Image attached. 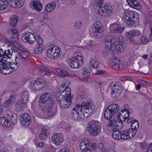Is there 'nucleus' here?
<instances>
[{"instance_id": "1", "label": "nucleus", "mask_w": 152, "mask_h": 152, "mask_svg": "<svg viewBox=\"0 0 152 152\" xmlns=\"http://www.w3.org/2000/svg\"><path fill=\"white\" fill-rule=\"evenodd\" d=\"M120 110L119 106L117 104H112L109 106L106 109L104 114V118L109 120V124L107 126V128L109 131L116 129L118 126L116 124L115 120L116 115Z\"/></svg>"}, {"instance_id": "2", "label": "nucleus", "mask_w": 152, "mask_h": 152, "mask_svg": "<svg viewBox=\"0 0 152 152\" xmlns=\"http://www.w3.org/2000/svg\"><path fill=\"white\" fill-rule=\"evenodd\" d=\"M91 103H83L82 105L77 104L72 111V115L75 120L83 119L85 118L84 113H91L93 110Z\"/></svg>"}, {"instance_id": "3", "label": "nucleus", "mask_w": 152, "mask_h": 152, "mask_svg": "<svg viewBox=\"0 0 152 152\" xmlns=\"http://www.w3.org/2000/svg\"><path fill=\"white\" fill-rule=\"evenodd\" d=\"M39 102L41 103L39 105L42 111L47 113L50 117L53 116L52 106L54 102L53 95L50 93H45L41 96Z\"/></svg>"}, {"instance_id": "4", "label": "nucleus", "mask_w": 152, "mask_h": 152, "mask_svg": "<svg viewBox=\"0 0 152 152\" xmlns=\"http://www.w3.org/2000/svg\"><path fill=\"white\" fill-rule=\"evenodd\" d=\"M0 57V71L3 74L7 75L12 73L16 70L20 64L18 61L16 63H10L9 64L6 65L4 61H6V57L1 58Z\"/></svg>"}, {"instance_id": "5", "label": "nucleus", "mask_w": 152, "mask_h": 152, "mask_svg": "<svg viewBox=\"0 0 152 152\" xmlns=\"http://www.w3.org/2000/svg\"><path fill=\"white\" fill-rule=\"evenodd\" d=\"M124 21L128 26L132 27L135 25L137 20L136 12L129 9L124 10Z\"/></svg>"}, {"instance_id": "6", "label": "nucleus", "mask_w": 152, "mask_h": 152, "mask_svg": "<svg viewBox=\"0 0 152 152\" xmlns=\"http://www.w3.org/2000/svg\"><path fill=\"white\" fill-rule=\"evenodd\" d=\"M62 52L61 48L54 44L50 45L47 52L48 57L51 60H56L61 56Z\"/></svg>"}, {"instance_id": "7", "label": "nucleus", "mask_w": 152, "mask_h": 152, "mask_svg": "<svg viewBox=\"0 0 152 152\" xmlns=\"http://www.w3.org/2000/svg\"><path fill=\"white\" fill-rule=\"evenodd\" d=\"M111 96L114 99H117L121 96L122 90V86L119 82L113 81L111 83Z\"/></svg>"}, {"instance_id": "8", "label": "nucleus", "mask_w": 152, "mask_h": 152, "mask_svg": "<svg viewBox=\"0 0 152 152\" xmlns=\"http://www.w3.org/2000/svg\"><path fill=\"white\" fill-rule=\"evenodd\" d=\"M101 129V123L98 121H92L88 124L87 130L89 133L93 136L98 135Z\"/></svg>"}, {"instance_id": "9", "label": "nucleus", "mask_w": 152, "mask_h": 152, "mask_svg": "<svg viewBox=\"0 0 152 152\" xmlns=\"http://www.w3.org/2000/svg\"><path fill=\"white\" fill-rule=\"evenodd\" d=\"M21 39L23 42H28L29 44H32L34 43L36 40L34 34L29 32H26L23 34Z\"/></svg>"}, {"instance_id": "10", "label": "nucleus", "mask_w": 152, "mask_h": 152, "mask_svg": "<svg viewBox=\"0 0 152 152\" xmlns=\"http://www.w3.org/2000/svg\"><path fill=\"white\" fill-rule=\"evenodd\" d=\"M112 13V11L110 10L109 7L105 5L102 7H100L98 9V13L101 16L107 17L111 16Z\"/></svg>"}, {"instance_id": "11", "label": "nucleus", "mask_w": 152, "mask_h": 152, "mask_svg": "<svg viewBox=\"0 0 152 152\" xmlns=\"http://www.w3.org/2000/svg\"><path fill=\"white\" fill-rule=\"evenodd\" d=\"M20 120L21 124L26 127L28 126L31 123V118L27 113H25L22 115Z\"/></svg>"}, {"instance_id": "12", "label": "nucleus", "mask_w": 152, "mask_h": 152, "mask_svg": "<svg viewBox=\"0 0 152 152\" xmlns=\"http://www.w3.org/2000/svg\"><path fill=\"white\" fill-rule=\"evenodd\" d=\"M29 6L35 9L37 12H40L42 9V5L40 1L38 0H32L29 4Z\"/></svg>"}, {"instance_id": "13", "label": "nucleus", "mask_w": 152, "mask_h": 152, "mask_svg": "<svg viewBox=\"0 0 152 152\" xmlns=\"http://www.w3.org/2000/svg\"><path fill=\"white\" fill-rule=\"evenodd\" d=\"M43 80L40 78L36 79L33 83L31 82L29 85V87L33 91L39 90L41 84L43 81Z\"/></svg>"}, {"instance_id": "14", "label": "nucleus", "mask_w": 152, "mask_h": 152, "mask_svg": "<svg viewBox=\"0 0 152 152\" xmlns=\"http://www.w3.org/2000/svg\"><path fill=\"white\" fill-rule=\"evenodd\" d=\"M110 66L113 69L119 70L122 67L123 64L121 61L114 58Z\"/></svg>"}, {"instance_id": "15", "label": "nucleus", "mask_w": 152, "mask_h": 152, "mask_svg": "<svg viewBox=\"0 0 152 152\" xmlns=\"http://www.w3.org/2000/svg\"><path fill=\"white\" fill-rule=\"evenodd\" d=\"M89 141L86 139L83 140L80 144V148L83 152H91Z\"/></svg>"}, {"instance_id": "16", "label": "nucleus", "mask_w": 152, "mask_h": 152, "mask_svg": "<svg viewBox=\"0 0 152 152\" xmlns=\"http://www.w3.org/2000/svg\"><path fill=\"white\" fill-rule=\"evenodd\" d=\"M51 138L53 142L57 145H60L64 140L61 134L58 133L53 134Z\"/></svg>"}, {"instance_id": "17", "label": "nucleus", "mask_w": 152, "mask_h": 152, "mask_svg": "<svg viewBox=\"0 0 152 152\" xmlns=\"http://www.w3.org/2000/svg\"><path fill=\"white\" fill-rule=\"evenodd\" d=\"M58 94L62 96V98H67L71 99V91L70 89L69 88H65L62 90L60 91H58Z\"/></svg>"}, {"instance_id": "18", "label": "nucleus", "mask_w": 152, "mask_h": 152, "mask_svg": "<svg viewBox=\"0 0 152 152\" xmlns=\"http://www.w3.org/2000/svg\"><path fill=\"white\" fill-rule=\"evenodd\" d=\"M110 29L115 33H121L124 30V28L121 27L119 24L117 23H114L110 25Z\"/></svg>"}, {"instance_id": "19", "label": "nucleus", "mask_w": 152, "mask_h": 152, "mask_svg": "<svg viewBox=\"0 0 152 152\" xmlns=\"http://www.w3.org/2000/svg\"><path fill=\"white\" fill-rule=\"evenodd\" d=\"M15 105L16 111H22L23 110L24 107L26 106V102H25L21 100H18L16 102Z\"/></svg>"}, {"instance_id": "20", "label": "nucleus", "mask_w": 152, "mask_h": 152, "mask_svg": "<svg viewBox=\"0 0 152 152\" xmlns=\"http://www.w3.org/2000/svg\"><path fill=\"white\" fill-rule=\"evenodd\" d=\"M10 5L14 8H20L23 4L25 0H9Z\"/></svg>"}, {"instance_id": "21", "label": "nucleus", "mask_w": 152, "mask_h": 152, "mask_svg": "<svg viewBox=\"0 0 152 152\" xmlns=\"http://www.w3.org/2000/svg\"><path fill=\"white\" fill-rule=\"evenodd\" d=\"M129 6L137 10L141 9L140 3L136 0H126Z\"/></svg>"}, {"instance_id": "22", "label": "nucleus", "mask_w": 152, "mask_h": 152, "mask_svg": "<svg viewBox=\"0 0 152 152\" xmlns=\"http://www.w3.org/2000/svg\"><path fill=\"white\" fill-rule=\"evenodd\" d=\"M104 43L106 46L114 47V46H115V43H117V42L115 39L109 37L105 38Z\"/></svg>"}, {"instance_id": "23", "label": "nucleus", "mask_w": 152, "mask_h": 152, "mask_svg": "<svg viewBox=\"0 0 152 152\" xmlns=\"http://www.w3.org/2000/svg\"><path fill=\"white\" fill-rule=\"evenodd\" d=\"M68 61L70 66L73 68H78L82 65L75 60L74 57L69 58Z\"/></svg>"}, {"instance_id": "24", "label": "nucleus", "mask_w": 152, "mask_h": 152, "mask_svg": "<svg viewBox=\"0 0 152 152\" xmlns=\"http://www.w3.org/2000/svg\"><path fill=\"white\" fill-rule=\"evenodd\" d=\"M115 50V47L106 46L104 49L103 55L104 56H106L107 55L113 54L114 51Z\"/></svg>"}, {"instance_id": "25", "label": "nucleus", "mask_w": 152, "mask_h": 152, "mask_svg": "<svg viewBox=\"0 0 152 152\" xmlns=\"http://www.w3.org/2000/svg\"><path fill=\"white\" fill-rule=\"evenodd\" d=\"M15 99V96L13 94H11L9 99L4 102L3 103L4 105L6 107L10 106L13 104Z\"/></svg>"}, {"instance_id": "26", "label": "nucleus", "mask_w": 152, "mask_h": 152, "mask_svg": "<svg viewBox=\"0 0 152 152\" xmlns=\"http://www.w3.org/2000/svg\"><path fill=\"white\" fill-rule=\"evenodd\" d=\"M129 116V113H121V114H118L117 116V118L119 122H124L126 118H128Z\"/></svg>"}, {"instance_id": "27", "label": "nucleus", "mask_w": 152, "mask_h": 152, "mask_svg": "<svg viewBox=\"0 0 152 152\" xmlns=\"http://www.w3.org/2000/svg\"><path fill=\"white\" fill-rule=\"evenodd\" d=\"M113 137L116 140L122 139L121 132L117 130L114 131L112 134Z\"/></svg>"}, {"instance_id": "28", "label": "nucleus", "mask_w": 152, "mask_h": 152, "mask_svg": "<svg viewBox=\"0 0 152 152\" xmlns=\"http://www.w3.org/2000/svg\"><path fill=\"white\" fill-rule=\"evenodd\" d=\"M0 124L3 126L8 127L10 124V122L6 118L1 117L0 118Z\"/></svg>"}, {"instance_id": "29", "label": "nucleus", "mask_w": 152, "mask_h": 152, "mask_svg": "<svg viewBox=\"0 0 152 152\" xmlns=\"http://www.w3.org/2000/svg\"><path fill=\"white\" fill-rule=\"evenodd\" d=\"M56 5L55 2H53L51 4H47L45 7V10L48 12L53 11L55 8Z\"/></svg>"}, {"instance_id": "30", "label": "nucleus", "mask_w": 152, "mask_h": 152, "mask_svg": "<svg viewBox=\"0 0 152 152\" xmlns=\"http://www.w3.org/2000/svg\"><path fill=\"white\" fill-rule=\"evenodd\" d=\"M57 98V102L59 106L61 108L65 109L66 106L65 104L66 98L59 97Z\"/></svg>"}, {"instance_id": "31", "label": "nucleus", "mask_w": 152, "mask_h": 152, "mask_svg": "<svg viewBox=\"0 0 152 152\" xmlns=\"http://www.w3.org/2000/svg\"><path fill=\"white\" fill-rule=\"evenodd\" d=\"M56 70L58 74L62 77H65L69 75V74L68 72L61 68H56Z\"/></svg>"}, {"instance_id": "32", "label": "nucleus", "mask_w": 152, "mask_h": 152, "mask_svg": "<svg viewBox=\"0 0 152 152\" xmlns=\"http://www.w3.org/2000/svg\"><path fill=\"white\" fill-rule=\"evenodd\" d=\"M12 50H8L4 51L2 49L0 48V57H2L3 56H7L8 57L9 55H12Z\"/></svg>"}, {"instance_id": "33", "label": "nucleus", "mask_w": 152, "mask_h": 152, "mask_svg": "<svg viewBox=\"0 0 152 152\" xmlns=\"http://www.w3.org/2000/svg\"><path fill=\"white\" fill-rule=\"evenodd\" d=\"M92 29L93 35L96 38L100 37L103 32V29Z\"/></svg>"}, {"instance_id": "34", "label": "nucleus", "mask_w": 152, "mask_h": 152, "mask_svg": "<svg viewBox=\"0 0 152 152\" xmlns=\"http://www.w3.org/2000/svg\"><path fill=\"white\" fill-rule=\"evenodd\" d=\"M8 5L7 0H0V10H5L7 8Z\"/></svg>"}, {"instance_id": "35", "label": "nucleus", "mask_w": 152, "mask_h": 152, "mask_svg": "<svg viewBox=\"0 0 152 152\" xmlns=\"http://www.w3.org/2000/svg\"><path fill=\"white\" fill-rule=\"evenodd\" d=\"M44 48L39 45H37L34 49V52L36 54H39L43 53Z\"/></svg>"}, {"instance_id": "36", "label": "nucleus", "mask_w": 152, "mask_h": 152, "mask_svg": "<svg viewBox=\"0 0 152 152\" xmlns=\"http://www.w3.org/2000/svg\"><path fill=\"white\" fill-rule=\"evenodd\" d=\"M139 127V123L136 120H134L131 124V129L135 131H137Z\"/></svg>"}, {"instance_id": "37", "label": "nucleus", "mask_w": 152, "mask_h": 152, "mask_svg": "<svg viewBox=\"0 0 152 152\" xmlns=\"http://www.w3.org/2000/svg\"><path fill=\"white\" fill-rule=\"evenodd\" d=\"M29 94L27 90H24L21 94V96L23 100V101L27 102L28 101V98Z\"/></svg>"}, {"instance_id": "38", "label": "nucleus", "mask_w": 152, "mask_h": 152, "mask_svg": "<svg viewBox=\"0 0 152 152\" xmlns=\"http://www.w3.org/2000/svg\"><path fill=\"white\" fill-rule=\"evenodd\" d=\"M115 46H114L115 48L116 51L117 52L119 53L121 52L123 50L124 48L125 47V45L124 44L123 42H121V45H117V43H115Z\"/></svg>"}, {"instance_id": "39", "label": "nucleus", "mask_w": 152, "mask_h": 152, "mask_svg": "<svg viewBox=\"0 0 152 152\" xmlns=\"http://www.w3.org/2000/svg\"><path fill=\"white\" fill-rule=\"evenodd\" d=\"M141 31L137 30H131L128 33V35H131L134 37L138 36L141 35Z\"/></svg>"}, {"instance_id": "40", "label": "nucleus", "mask_w": 152, "mask_h": 152, "mask_svg": "<svg viewBox=\"0 0 152 152\" xmlns=\"http://www.w3.org/2000/svg\"><path fill=\"white\" fill-rule=\"evenodd\" d=\"M75 60L80 63L82 65L83 63V54L81 53L78 54L75 58H74Z\"/></svg>"}, {"instance_id": "41", "label": "nucleus", "mask_w": 152, "mask_h": 152, "mask_svg": "<svg viewBox=\"0 0 152 152\" xmlns=\"http://www.w3.org/2000/svg\"><path fill=\"white\" fill-rule=\"evenodd\" d=\"M18 19L19 18L18 16L15 15L13 16V17L11 19L10 21V25L13 27L16 26Z\"/></svg>"}, {"instance_id": "42", "label": "nucleus", "mask_w": 152, "mask_h": 152, "mask_svg": "<svg viewBox=\"0 0 152 152\" xmlns=\"http://www.w3.org/2000/svg\"><path fill=\"white\" fill-rule=\"evenodd\" d=\"M124 109L121 110V113H128L130 114V113H132V110L131 109H129V105L127 104H125L124 105Z\"/></svg>"}, {"instance_id": "43", "label": "nucleus", "mask_w": 152, "mask_h": 152, "mask_svg": "<svg viewBox=\"0 0 152 152\" xmlns=\"http://www.w3.org/2000/svg\"><path fill=\"white\" fill-rule=\"evenodd\" d=\"M92 29H103V26L102 23L99 21L95 22L94 24Z\"/></svg>"}, {"instance_id": "44", "label": "nucleus", "mask_w": 152, "mask_h": 152, "mask_svg": "<svg viewBox=\"0 0 152 152\" xmlns=\"http://www.w3.org/2000/svg\"><path fill=\"white\" fill-rule=\"evenodd\" d=\"M90 64L91 67L94 69L98 68L99 67V62L94 60L91 59L90 61Z\"/></svg>"}, {"instance_id": "45", "label": "nucleus", "mask_w": 152, "mask_h": 152, "mask_svg": "<svg viewBox=\"0 0 152 152\" xmlns=\"http://www.w3.org/2000/svg\"><path fill=\"white\" fill-rule=\"evenodd\" d=\"M47 130L46 129H43L39 135V137L40 139H44L47 137Z\"/></svg>"}, {"instance_id": "46", "label": "nucleus", "mask_w": 152, "mask_h": 152, "mask_svg": "<svg viewBox=\"0 0 152 152\" xmlns=\"http://www.w3.org/2000/svg\"><path fill=\"white\" fill-rule=\"evenodd\" d=\"M11 32L12 34V39H13V41H16L17 39L18 36L17 30L15 28L12 29L11 30Z\"/></svg>"}, {"instance_id": "47", "label": "nucleus", "mask_w": 152, "mask_h": 152, "mask_svg": "<svg viewBox=\"0 0 152 152\" xmlns=\"http://www.w3.org/2000/svg\"><path fill=\"white\" fill-rule=\"evenodd\" d=\"M90 72L88 69L84 68L83 69V72L82 74V76L84 78H86L90 76Z\"/></svg>"}, {"instance_id": "48", "label": "nucleus", "mask_w": 152, "mask_h": 152, "mask_svg": "<svg viewBox=\"0 0 152 152\" xmlns=\"http://www.w3.org/2000/svg\"><path fill=\"white\" fill-rule=\"evenodd\" d=\"M127 132L128 135V139L133 137L135 135L137 132L131 128L128 129Z\"/></svg>"}, {"instance_id": "49", "label": "nucleus", "mask_w": 152, "mask_h": 152, "mask_svg": "<svg viewBox=\"0 0 152 152\" xmlns=\"http://www.w3.org/2000/svg\"><path fill=\"white\" fill-rule=\"evenodd\" d=\"M72 102V99L70 98H66L65 104L66 108L65 109L67 108L71 105Z\"/></svg>"}, {"instance_id": "50", "label": "nucleus", "mask_w": 152, "mask_h": 152, "mask_svg": "<svg viewBox=\"0 0 152 152\" xmlns=\"http://www.w3.org/2000/svg\"><path fill=\"white\" fill-rule=\"evenodd\" d=\"M17 115L15 113H14L11 117V120L13 124L16 123L18 121Z\"/></svg>"}, {"instance_id": "51", "label": "nucleus", "mask_w": 152, "mask_h": 152, "mask_svg": "<svg viewBox=\"0 0 152 152\" xmlns=\"http://www.w3.org/2000/svg\"><path fill=\"white\" fill-rule=\"evenodd\" d=\"M122 139H128L127 130L121 131Z\"/></svg>"}, {"instance_id": "52", "label": "nucleus", "mask_w": 152, "mask_h": 152, "mask_svg": "<svg viewBox=\"0 0 152 152\" xmlns=\"http://www.w3.org/2000/svg\"><path fill=\"white\" fill-rule=\"evenodd\" d=\"M20 55L23 58H27L29 56L28 52L26 50H23L20 52Z\"/></svg>"}, {"instance_id": "53", "label": "nucleus", "mask_w": 152, "mask_h": 152, "mask_svg": "<svg viewBox=\"0 0 152 152\" xmlns=\"http://www.w3.org/2000/svg\"><path fill=\"white\" fill-rule=\"evenodd\" d=\"M104 1L102 0H99L97 1V7L98 9L102 7L103 6H104Z\"/></svg>"}, {"instance_id": "54", "label": "nucleus", "mask_w": 152, "mask_h": 152, "mask_svg": "<svg viewBox=\"0 0 152 152\" xmlns=\"http://www.w3.org/2000/svg\"><path fill=\"white\" fill-rule=\"evenodd\" d=\"M82 26V23L80 21L75 22L74 25V27L77 29H79Z\"/></svg>"}, {"instance_id": "55", "label": "nucleus", "mask_w": 152, "mask_h": 152, "mask_svg": "<svg viewBox=\"0 0 152 152\" xmlns=\"http://www.w3.org/2000/svg\"><path fill=\"white\" fill-rule=\"evenodd\" d=\"M89 147L91 149L95 150L97 148V145L95 143H92L89 141Z\"/></svg>"}, {"instance_id": "56", "label": "nucleus", "mask_w": 152, "mask_h": 152, "mask_svg": "<svg viewBox=\"0 0 152 152\" xmlns=\"http://www.w3.org/2000/svg\"><path fill=\"white\" fill-rule=\"evenodd\" d=\"M37 41L39 45H42L43 43V39L40 37H38L37 39Z\"/></svg>"}, {"instance_id": "57", "label": "nucleus", "mask_w": 152, "mask_h": 152, "mask_svg": "<svg viewBox=\"0 0 152 152\" xmlns=\"http://www.w3.org/2000/svg\"><path fill=\"white\" fill-rule=\"evenodd\" d=\"M39 67L41 70L44 71H47L48 69L47 67L43 65H39Z\"/></svg>"}, {"instance_id": "58", "label": "nucleus", "mask_w": 152, "mask_h": 152, "mask_svg": "<svg viewBox=\"0 0 152 152\" xmlns=\"http://www.w3.org/2000/svg\"><path fill=\"white\" fill-rule=\"evenodd\" d=\"M141 41L143 44H145L147 42L148 40L145 37L143 36L141 38Z\"/></svg>"}, {"instance_id": "59", "label": "nucleus", "mask_w": 152, "mask_h": 152, "mask_svg": "<svg viewBox=\"0 0 152 152\" xmlns=\"http://www.w3.org/2000/svg\"><path fill=\"white\" fill-rule=\"evenodd\" d=\"M146 152H152V143L150 144L148 147Z\"/></svg>"}, {"instance_id": "60", "label": "nucleus", "mask_w": 152, "mask_h": 152, "mask_svg": "<svg viewBox=\"0 0 152 152\" xmlns=\"http://www.w3.org/2000/svg\"><path fill=\"white\" fill-rule=\"evenodd\" d=\"M138 82L141 85L142 84L143 86H146L147 84V82L146 81L143 80H138Z\"/></svg>"}, {"instance_id": "61", "label": "nucleus", "mask_w": 152, "mask_h": 152, "mask_svg": "<svg viewBox=\"0 0 152 152\" xmlns=\"http://www.w3.org/2000/svg\"><path fill=\"white\" fill-rule=\"evenodd\" d=\"M105 72V71L103 70H98L96 72L97 75H103Z\"/></svg>"}, {"instance_id": "62", "label": "nucleus", "mask_w": 152, "mask_h": 152, "mask_svg": "<svg viewBox=\"0 0 152 152\" xmlns=\"http://www.w3.org/2000/svg\"><path fill=\"white\" fill-rule=\"evenodd\" d=\"M76 72L75 71H72L71 72V74L70 75V76L71 77H75L77 75Z\"/></svg>"}, {"instance_id": "63", "label": "nucleus", "mask_w": 152, "mask_h": 152, "mask_svg": "<svg viewBox=\"0 0 152 152\" xmlns=\"http://www.w3.org/2000/svg\"><path fill=\"white\" fill-rule=\"evenodd\" d=\"M134 120V118H128L127 120V123H130L131 122L132 123V122Z\"/></svg>"}, {"instance_id": "64", "label": "nucleus", "mask_w": 152, "mask_h": 152, "mask_svg": "<svg viewBox=\"0 0 152 152\" xmlns=\"http://www.w3.org/2000/svg\"><path fill=\"white\" fill-rule=\"evenodd\" d=\"M7 115L8 116H11L14 113L10 110H8L7 111Z\"/></svg>"}]
</instances>
